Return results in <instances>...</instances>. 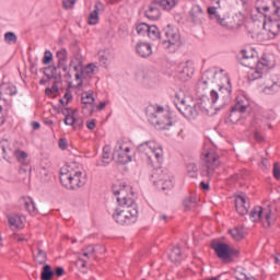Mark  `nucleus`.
Returning <instances> with one entry per match:
<instances>
[{
  "label": "nucleus",
  "mask_w": 280,
  "mask_h": 280,
  "mask_svg": "<svg viewBox=\"0 0 280 280\" xmlns=\"http://www.w3.org/2000/svg\"><path fill=\"white\" fill-rule=\"evenodd\" d=\"M112 191L116 196L118 208L113 213V219L121 226H130L139 220V207L135 201V192L126 183L113 184Z\"/></svg>",
  "instance_id": "1"
},
{
  "label": "nucleus",
  "mask_w": 280,
  "mask_h": 280,
  "mask_svg": "<svg viewBox=\"0 0 280 280\" xmlns=\"http://www.w3.org/2000/svg\"><path fill=\"white\" fill-rule=\"evenodd\" d=\"M60 183L66 189H80L86 185V171L78 162H69L60 170Z\"/></svg>",
  "instance_id": "2"
},
{
  "label": "nucleus",
  "mask_w": 280,
  "mask_h": 280,
  "mask_svg": "<svg viewBox=\"0 0 280 280\" xmlns=\"http://www.w3.org/2000/svg\"><path fill=\"white\" fill-rule=\"evenodd\" d=\"M147 117H149L150 124L156 128V130H170L174 126L172 121V114L165 112L162 106H148L145 109Z\"/></svg>",
  "instance_id": "3"
},
{
  "label": "nucleus",
  "mask_w": 280,
  "mask_h": 280,
  "mask_svg": "<svg viewBox=\"0 0 280 280\" xmlns=\"http://www.w3.org/2000/svg\"><path fill=\"white\" fill-rule=\"evenodd\" d=\"M163 34L166 39L162 42V47L167 51V54H176L183 45H185V42H183V38H180V33L178 32V28L175 26H172L171 24L166 25L163 28Z\"/></svg>",
  "instance_id": "4"
},
{
  "label": "nucleus",
  "mask_w": 280,
  "mask_h": 280,
  "mask_svg": "<svg viewBox=\"0 0 280 280\" xmlns=\"http://www.w3.org/2000/svg\"><path fill=\"white\" fill-rule=\"evenodd\" d=\"M220 167V155L214 151H206L202 154V167H201V176H206L207 178H213V174H215V170Z\"/></svg>",
  "instance_id": "5"
},
{
  "label": "nucleus",
  "mask_w": 280,
  "mask_h": 280,
  "mask_svg": "<svg viewBox=\"0 0 280 280\" xmlns=\"http://www.w3.org/2000/svg\"><path fill=\"white\" fill-rule=\"evenodd\" d=\"M249 219L252 220V222H259V220H261L262 226L265 229H270V225L272 224V222H275V218L272 217V210L270 209V207H254L249 212Z\"/></svg>",
  "instance_id": "6"
},
{
  "label": "nucleus",
  "mask_w": 280,
  "mask_h": 280,
  "mask_svg": "<svg viewBox=\"0 0 280 280\" xmlns=\"http://www.w3.org/2000/svg\"><path fill=\"white\" fill-rule=\"evenodd\" d=\"M151 182L153 185H156L158 189H162V191L174 188V177L161 168L153 171Z\"/></svg>",
  "instance_id": "7"
},
{
  "label": "nucleus",
  "mask_w": 280,
  "mask_h": 280,
  "mask_svg": "<svg viewBox=\"0 0 280 280\" xmlns=\"http://www.w3.org/2000/svg\"><path fill=\"white\" fill-rule=\"evenodd\" d=\"M238 61L241 65H243V67H248V69H255V67H258V69L261 67H268V62H262L259 60L257 51H255L253 48H249L248 50H241V57H238Z\"/></svg>",
  "instance_id": "8"
},
{
  "label": "nucleus",
  "mask_w": 280,
  "mask_h": 280,
  "mask_svg": "<svg viewBox=\"0 0 280 280\" xmlns=\"http://www.w3.org/2000/svg\"><path fill=\"white\" fill-rule=\"evenodd\" d=\"M139 151L145 152L148 161L152 166H154V161H152L153 159H155L158 163H163V149L161 147H156L153 141L142 142L139 145Z\"/></svg>",
  "instance_id": "9"
},
{
  "label": "nucleus",
  "mask_w": 280,
  "mask_h": 280,
  "mask_svg": "<svg viewBox=\"0 0 280 280\" xmlns=\"http://www.w3.org/2000/svg\"><path fill=\"white\" fill-rule=\"evenodd\" d=\"M208 14L211 19H215L217 23H219V25L222 27H226L228 30H237V27H240V23L235 22V18L220 14L215 7H209Z\"/></svg>",
  "instance_id": "10"
},
{
  "label": "nucleus",
  "mask_w": 280,
  "mask_h": 280,
  "mask_svg": "<svg viewBox=\"0 0 280 280\" xmlns=\"http://www.w3.org/2000/svg\"><path fill=\"white\" fill-rule=\"evenodd\" d=\"M233 93V88L231 86V80H228V86L221 85L219 92L212 90L210 92L211 103L215 104L218 100H223V105L229 104L231 102V95Z\"/></svg>",
  "instance_id": "11"
},
{
  "label": "nucleus",
  "mask_w": 280,
  "mask_h": 280,
  "mask_svg": "<svg viewBox=\"0 0 280 280\" xmlns=\"http://www.w3.org/2000/svg\"><path fill=\"white\" fill-rule=\"evenodd\" d=\"M279 2L272 0V14H265L266 21L270 23V32L273 36H277L280 33V8Z\"/></svg>",
  "instance_id": "12"
},
{
  "label": "nucleus",
  "mask_w": 280,
  "mask_h": 280,
  "mask_svg": "<svg viewBox=\"0 0 280 280\" xmlns=\"http://www.w3.org/2000/svg\"><path fill=\"white\" fill-rule=\"evenodd\" d=\"M12 145H14V142H11L9 144H2V152H3V159H5V154H8L9 152H13V156L16 159L18 163H20V165H24L27 166L30 165V155L27 154V152L21 150V149H12Z\"/></svg>",
  "instance_id": "13"
},
{
  "label": "nucleus",
  "mask_w": 280,
  "mask_h": 280,
  "mask_svg": "<svg viewBox=\"0 0 280 280\" xmlns=\"http://www.w3.org/2000/svg\"><path fill=\"white\" fill-rule=\"evenodd\" d=\"M175 97L177 100V102H175L177 110H179L186 117V119H196L198 116L196 105H187L185 98H180L178 94H176Z\"/></svg>",
  "instance_id": "14"
},
{
  "label": "nucleus",
  "mask_w": 280,
  "mask_h": 280,
  "mask_svg": "<svg viewBox=\"0 0 280 280\" xmlns=\"http://www.w3.org/2000/svg\"><path fill=\"white\" fill-rule=\"evenodd\" d=\"M212 248L219 259H229L232 255H235V250L231 249L226 243H215Z\"/></svg>",
  "instance_id": "15"
},
{
  "label": "nucleus",
  "mask_w": 280,
  "mask_h": 280,
  "mask_svg": "<svg viewBox=\"0 0 280 280\" xmlns=\"http://www.w3.org/2000/svg\"><path fill=\"white\" fill-rule=\"evenodd\" d=\"M190 23L194 25H202L205 21V11H202V7L195 4L189 11Z\"/></svg>",
  "instance_id": "16"
},
{
  "label": "nucleus",
  "mask_w": 280,
  "mask_h": 280,
  "mask_svg": "<svg viewBox=\"0 0 280 280\" xmlns=\"http://www.w3.org/2000/svg\"><path fill=\"white\" fill-rule=\"evenodd\" d=\"M236 211L240 215H246L250 209V201L245 196H237L235 199Z\"/></svg>",
  "instance_id": "17"
},
{
  "label": "nucleus",
  "mask_w": 280,
  "mask_h": 280,
  "mask_svg": "<svg viewBox=\"0 0 280 280\" xmlns=\"http://www.w3.org/2000/svg\"><path fill=\"white\" fill-rule=\"evenodd\" d=\"M95 73V65L94 63H89L88 66H82L81 72H77L74 74L75 80H79L80 82L77 85V89H80L82 86L83 81L82 78H86V75H93Z\"/></svg>",
  "instance_id": "18"
},
{
  "label": "nucleus",
  "mask_w": 280,
  "mask_h": 280,
  "mask_svg": "<svg viewBox=\"0 0 280 280\" xmlns=\"http://www.w3.org/2000/svg\"><path fill=\"white\" fill-rule=\"evenodd\" d=\"M215 73L217 72H212V71L203 72L201 80L198 81L197 83L198 91H205V89H207V86H209V84H211V82L215 80Z\"/></svg>",
  "instance_id": "19"
},
{
  "label": "nucleus",
  "mask_w": 280,
  "mask_h": 280,
  "mask_svg": "<svg viewBox=\"0 0 280 280\" xmlns=\"http://www.w3.org/2000/svg\"><path fill=\"white\" fill-rule=\"evenodd\" d=\"M136 54H138L140 58H150V56H152V45L143 42L138 43L136 45Z\"/></svg>",
  "instance_id": "20"
},
{
  "label": "nucleus",
  "mask_w": 280,
  "mask_h": 280,
  "mask_svg": "<svg viewBox=\"0 0 280 280\" xmlns=\"http://www.w3.org/2000/svg\"><path fill=\"white\" fill-rule=\"evenodd\" d=\"M189 61L182 62L177 67V73L179 74L180 80H189L194 75V69L189 68Z\"/></svg>",
  "instance_id": "21"
},
{
  "label": "nucleus",
  "mask_w": 280,
  "mask_h": 280,
  "mask_svg": "<svg viewBox=\"0 0 280 280\" xmlns=\"http://www.w3.org/2000/svg\"><path fill=\"white\" fill-rule=\"evenodd\" d=\"M93 102H95V97H93V92H83L81 96V104H83V110H86L89 106L90 108V115H93L95 113V109L93 108Z\"/></svg>",
  "instance_id": "22"
},
{
  "label": "nucleus",
  "mask_w": 280,
  "mask_h": 280,
  "mask_svg": "<svg viewBox=\"0 0 280 280\" xmlns=\"http://www.w3.org/2000/svg\"><path fill=\"white\" fill-rule=\"evenodd\" d=\"M152 5H159L162 10H172L178 5V0H152Z\"/></svg>",
  "instance_id": "23"
},
{
  "label": "nucleus",
  "mask_w": 280,
  "mask_h": 280,
  "mask_svg": "<svg viewBox=\"0 0 280 280\" xmlns=\"http://www.w3.org/2000/svg\"><path fill=\"white\" fill-rule=\"evenodd\" d=\"M113 159H117V162L120 165H126V163H130L132 161V156H130V151H120L118 153H113Z\"/></svg>",
  "instance_id": "24"
},
{
  "label": "nucleus",
  "mask_w": 280,
  "mask_h": 280,
  "mask_svg": "<svg viewBox=\"0 0 280 280\" xmlns=\"http://www.w3.org/2000/svg\"><path fill=\"white\" fill-rule=\"evenodd\" d=\"M8 221L11 229H23V218L19 214L8 215Z\"/></svg>",
  "instance_id": "25"
},
{
  "label": "nucleus",
  "mask_w": 280,
  "mask_h": 280,
  "mask_svg": "<svg viewBox=\"0 0 280 280\" xmlns=\"http://www.w3.org/2000/svg\"><path fill=\"white\" fill-rule=\"evenodd\" d=\"M253 69H255V71L248 72L247 74L248 82H255V80H261V78H264V69H266V67L260 66V68L255 67Z\"/></svg>",
  "instance_id": "26"
},
{
  "label": "nucleus",
  "mask_w": 280,
  "mask_h": 280,
  "mask_svg": "<svg viewBox=\"0 0 280 280\" xmlns=\"http://www.w3.org/2000/svg\"><path fill=\"white\" fill-rule=\"evenodd\" d=\"M168 259L173 264H180V261H183V252L180 250V247L178 246L173 247L168 255Z\"/></svg>",
  "instance_id": "27"
},
{
  "label": "nucleus",
  "mask_w": 280,
  "mask_h": 280,
  "mask_svg": "<svg viewBox=\"0 0 280 280\" xmlns=\"http://www.w3.org/2000/svg\"><path fill=\"white\" fill-rule=\"evenodd\" d=\"M229 233L235 240V242H240L241 240H244V237L246 236V232L242 226H235L231 229Z\"/></svg>",
  "instance_id": "28"
},
{
  "label": "nucleus",
  "mask_w": 280,
  "mask_h": 280,
  "mask_svg": "<svg viewBox=\"0 0 280 280\" xmlns=\"http://www.w3.org/2000/svg\"><path fill=\"white\" fill-rule=\"evenodd\" d=\"M45 71L50 69V74H47V72H44V75H46L47 80H59L62 78V74L58 73V66H48L44 68Z\"/></svg>",
  "instance_id": "29"
},
{
  "label": "nucleus",
  "mask_w": 280,
  "mask_h": 280,
  "mask_svg": "<svg viewBox=\"0 0 280 280\" xmlns=\"http://www.w3.org/2000/svg\"><path fill=\"white\" fill-rule=\"evenodd\" d=\"M234 277L236 280H256L255 277L246 273V269L242 267L235 269Z\"/></svg>",
  "instance_id": "30"
},
{
  "label": "nucleus",
  "mask_w": 280,
  "mask_h": 280,
  "mask_svg": "<svg viewBox=\"0 0 280 280\" xmlns=\"http://www.w3.org/2000/svg\"><path fill=\"white\" fill-rule=\"evenodd\" d=\"M159 4H152L151 1V5L149 7V10L144 12V16H147V19H150L151 21H156V19H159Z\"/></svg>",
  "instance_id": "31"
},
{
  "label": "nucleus",
  "mask_w": 280,
  "mask_h": 280,
  "mask_svg": "<svg viewBox=\"0 0 280 280\" xmlns=\"http://www.w3.org/2000/svg\"><path fill=\"white\" fill-rule=\"evenodd\" d=\"M34 259L36 264H39L40 266H43L44 264L47 262V253H45V250L40 248H36L34 250Z\"/></svg>",
  "instance_id": "32"
},
{
  "label": "nucleus",
  "mask_w": 280,
  "mask_h": 280,
  "mask_svg": "<svg viewBox=\"0 0 280 280\" xmlns=\"http://www.w3.org/2000/svg\"><path fill=\"white\" fill-rule=\"evenodd\" d=\"M183 205L186 211H191V209H196V206L198 205V199H196L195 196H189L184 199Z\"/></svg>",
  "instance_id": "33"
},
{
  "label": "nucleus",
  "mask_w": 280,
  "mask_h": 280,
  "mask_svg": "<svg viewBox=\"0 0 280 280\" xmlns=\"http://www.w3.org/2000/svg\"><path fill=\"white\" fill-rule=\"evenodd\" d=\"M148 36L151 40H159L161 38V31H159L156 25H149Z\"/></svg>",
  "instance_id": "34"
},
{
  "label": "nucleus",
  "mask_w": 280,
  "mask_h": 280,
  "mask_svg": "<svg viewBox=\"0 0 280 280\" xmlns=\"http://www.w3.org/2000/svg\"><path fill=\"white\" fill-rule=\"evenodd\" d=\"M100 21V9L97 8V4H95V10L90 13L89 16V25H97Z\"/></svg>",
  "instance_id": "35"
},
{
  "label": "nucleus",
  "mask_w": 280,
  "mask_h": 280,
  "mask_svg": "<svg viewBox=\"0 0 280 280\" xmlns=\"http://www.w3.org/2000/svg\"><path fill=\"white\" fill-rule=\"evenodd\" d=\"M40 279L42 280H51V279H54V270H51V266L45 265L43 267Z\"/></svg>",
  "instance_id": "36"
},
{
  "label": "nucleus",
  "mask_w": 280,
  "mask_h": 280,
  "mask_svg": "<svg viewBox=\"0 0 280 280\" xmlns=\"http://www.w3.org/2000/svg\"><path fill=\"white\" fill-rule=\"evenodd\" d=\"M119 152H130V145H128V142H116L113 153L117 154Z\"/></svg>",
  "instance_id": "37"
},
{
  "label": "nucleus",
  "mask_w": 280,
  "mask_h": 280,
  "mask_svg": "<svg viewBox=\"0 0 280 280\" xmlns=\"http://www.w3.org/2000/svg\"><path fill=\"white\" fill-rule=\"evenodd\" d=\"M150 30V25L148 23H140L136 26L137 34L139 36H148Z\"/></svg>",
  "instance_id": "38"
},
{
  "label": "nucleus",
  "mask_w": 280,
  "mask_h": 280,
  "mask_svg": "<svg viewBox=\"0 0 280 280\" xmlns=\"http://www.w3.org/2000/svg\"><path fill=\"white\" fill-rule=\"evenodd\" d=\"M24 205L28 213H36V203H34V199L31 197L24 198Z\"/></svg>",
  "instance_id": "39"
},
{
  "label": "nucleus",
  "mask_w": 280,
  "mask_h": 280,
  "mask_svg": "<svg viewBox=\"0 0 280 280\" xmlns=\"http://www.w3.org/2000/svg\"><path fill=\"white\" fill-rule=\"evenodd\" d=\"M248 105H244V101H237V103L231 107V113H246Z\"/></svg>",
  "instance_id": "40"
},
{
  "label": "nucleus",
  "mask_w": 280,
  "mask_h": 280,
  "mask_svg": "<svg viewBox=\"0 0 280 280\" xmlns=\"http://www.w3.org/2000/svg\"><path fill=\"white\" fill-rule=\"evenodd\" d=\"M187 174L190 178H196L198 176V166L194 163H188L186 165Z\"/></svg>",
  "instance_id": "41"
},
{
  "label": "nucleus",
  "mask_w": 280,
  "mask_h": 280,
  "mask_svg": "<svg viewBox=\"0 0 280 280\" xmlns=\"http://www.w3.org/2000/svg\"><path fill=\"white\" fill-rule=\"evenodd\" d=\"M4 40L8 43V45H16V40H19V38L14 32H7L4 34Z\"/></svg>",
  "instance_id": "42"
},
{
  "label": "nucleus",
  "mask_w": 280,
  "mask_h": 280,
  "mask_svg": "<svg viewBox=\"0 0 280 280\" xmlns=\"http://www.w3.org/2000/svg\"><path fill=\"white\" fill-rule=\"evenodd\" d=\"M112 162H113V159H104V155H102V159L97 160L95 162V166L96 167H108Z\"/></svg>",
  "instance_id": "43"
},
{
  "label": "nucleus",
  "mask_w": 280,
  "mask_h": 280,
  "mask_svg": "<svg viewBox=\"0 0 280 280\" xmlns=\"http://www.w3.org/2000/svg\"><path fill=\"white\" fill-rule=\"evenodd\" d=\"M51 60H54V54L50 50H46L42 59L43 65H50Z\"/></svg>",
  "instance_id": "44"
},
{
  "label": "nucleus",
  "mask_w": 280,
  "mask_h": 280,
  "mask_svg": "<svg viewBox=\"0 0 280 280\" xmlns=\"http://www.w3.org/2000/svg\"><path fill=\"white\" fill-rule=\"evenodd\" d=\"M112 148H110V144H106L104 148H103V159H112L114 160L115 158H113V153H112Z\"/></svg>",
  "instance_id": "45"
},
{
  "label": "nucleus",
  "mask_w": 280,
  "mask_h": 280,
  "mask_svg": "<svg viewBox=\"0 0 280 280\" xmlns=\"http://www.w3.org/2000/svg\"><path fill=\"white\" fill-rule=\"evenodd\" d=\"M56 58H58V61L68 60L69 54L62 48L56 52Z\"/></svg>",
  "instance_id": "46"
},
{
  "label": "nucleus",
  "mask_w": 280,
  "mask_h": 280,
  "mask_svg": "<svg viewBox=\"0 0 280 280\" xmlns=\"http://www.w3.org/2000/svg\"><path fill=\"white\" fill-rule=\"evenodd\" d=\"M75 114H70V116L65 117L66 126H73V124H78V118L74 116Z\"/></svg>",
  "instance_id": "47"
},
{
  "label": "nucleus",
  "mask_w": 280,
  "mask_h": 280,
  "mask_svg": "<svg viewBox=\"0 0 280 280\" xmlns=\"http://www.w3.org/2000/svg\"><path fill=\"white\" fill-rule=\"evenodd\" d=\"M75 60H77V65L73 66V71H75V73H82V60L75 56Z\"/></svg>",
  "instance_id": "48"
},
{
  "label": "nucleus",
  "mask_w": 280,
  "mask_h": 280,
  "mask_svg": "<svg viewBox=\"0 0 280 280\" xmlns=\"http://www.w3.org/2000/svg\"><path fill=\"white\" fill-rule=\"evenodd\" d=\"M63 98L66 100V106H69V102L73 100V94H71V90L69 88L66 90Z\"/></svg>",
  "instance_id": "49"
},
{
  "label": "nucleus",
  "mask_w": 280,
  "mask_h": 280,
  "mask_svg": "<svg viewBox=\"0 0 280 280\" xmlns=\"http://www.w3.org/2000/svg\"><path fill=\"white\" fill-rule=\"evenodd\" d=\"M62 5L66 10H71L75 5V0H62Z\"/></svg>",
  "instance_id": "50"
},
{
  "label": "nucleus",
  "mask_w": 280,
  "mask_h": 280,
  "mask_svg": "<svg viewBox=\"0 0 280 280\" xmlns=\"http://www.w3.org/2000/svg\"><path fill=\"white\" fill-rule=\"evenodd\" d=\"M273 178H276V180L280 179V167L278 163L273 164Z\"/></svg>",
  "instance_id": "51"
},
{
  "label": "nucleus",
  "mask_w": 280,
  "mask_h": 280,
  "mask_svg": "<svg viewBox=\"0 0 280 280\" xmlns=\"http://www.w3.org/2000/svg\"><path fill=\"white\" fill-rule=\"evenodd\" d=\"M61 113L65 117H69L70 115H75V110L71 109V107L61 108Z\"/></svg>",
  "instance_id": "52"
},
{
  "label": "nucleus",
  "mask_w": 280,
  "mask_h": 280,
  "mask_svg": "<svg viewBox=\"0 0 280 280\" xmlns=\"http://www.w3.org/2000/svg\"><path fill=\"white\" fill-rule=\"evenodd\" d=\"M62 72L66 73L65 78H67V80H71V78H73V75H71V72L69 71V67L66 65L62 68Z\"/></svg>",
  "instance_id": "53"
},
{
  "label": "nucleus",
  "mask_w": 280,
  "mask_h": 280,
  "mask_svg": "<svg viewBox=\"0 0 280 280\" xmlns=\"http://www.w3.org/2000/svg\"><path fill=\"white\" fill-rule=\"evenodd\" d=\"M95 126H96V120L95 119L86 121V128H89V130H95Z\"/></svg>",
  "instance_id": "54"
},
{
  "label": "nucleus",
  "mask_w": 280,
  "mask_h": 280,
  "mask_svg": "<svg viewBox=\"0 0 280 280\" xmlns=\"http://www.w3.org/2000/svg\"><path fill=\"white\" fill-rule=\"evenodd\" d=\"M54 275H56L57 277H62V276L65 275V268H62V267H57V268L55 269Z\"/></svg>",
  "instance_id": "55"
},
{
  "label": "nucleus",
  "mask_w": 280,
  "mask_h": 280,
  "mask_svg": "<svg viewBox=\"0 0 280 280\" xmlns=\"http://www.w3.org/2000/svg\"><path fill=\"white\" fill-rule=\"evenodd\" d=\"M5 124V117H3V106L0 105V126Z\"/></svg>",
  "instance_id": "56"
},
{
  "label": "nucleus",
  "mask_w": 280,
  "mask_h": 280,
  "mask_svg": "<svg viewBox=\"0 0 280 280\" xmlns=\"http://www.w3.org/2000/svg\"><path fill=\"white\" fill-rule=\"evenodd\" d=\"M7 93H8L9 95H16V86H9V88L7 89Z\"/></svg>",
  "instance_id": "57"
},
{
  "label": "nucleus",
  "mask_w": 280,
  "mask_h": 280,
  "mask_svg": "<svg viewBox=\"0 0 280 280\" xmlns=\"http://www.w3.org/2000/svg\"><path fill=\"white\" fill-rule=\"evenodd\" d=\"M60 150H67L69 148V142L67 141H59Z\"/></svg>",
  "instance_id": "58"
},
{
  "label": "nucleus",
  "mask_w": 280,
  "mask_h": 280,
  "mask_svg": "<svg viewBox=\"0 0 280 280\" xmlns=\"http://www.w3.org/2000/svg\"><path fill=\"white\" fill-rule=\"evenodd\" d=\"M254 139L256 141H264V136L261 133H259V131H255Z\"/></svg>",
  "instance_id": "59"
},
{
  "label": "nucleus",
  "mask_w": 280,
  "mask_h": 280,
  "mask_svg": "<svg viewBox=\"0 0 280 280\" xmlns=\"http://www.w3.org/2000/svg\"><path fill=\"white\" fill-rule=\"evenodd\" d=\"M95 254V248H91V252H83V257H93Z\"/></svg>",
  "instance_id": "60"
},
{
  "label": "nucleus",
  "mask_w": 280,
  "mask_h": 280,
  "mask_svg": "<svg viewBox=\"0 0 280 280\" xmlns=\"http://www.w3.org/2000/svg\"><path fill=\"white\" fill-rule=\"evenodd\" d=\"M200 187H201V189H203V191H209L210 186L208 183L201 182Z\"/></svg>",
  "instance_id": "61"
},
{
  "label": "nucleus",
  "mask_w": 280,
  "mask_h": 280,
  "mask_svg": "<svg viewBox=\"0 0 280 280\" xmlns=\"http://www.w3.org/2000/svg\"><path fill=\"white\" fill-rule=\"evenodd\" d=\"M32 127H33V130H40V122H38V121H33V122H32Z\"/></svg>",
  "instance_id": "62"
},
{
  "label": "nucleus",
  "mask_w": 280,
  "mask_h": 280,
  "mask_svg": "<svg viewBox=\"0 0 280 280\" xmlns=\"http://www.w3.org/2000/svg\"><path fill=\"white\" fill-rule=\"evenodd\" d=\"M67 66V60H61L57 62V68L62 69Z\"/></svg>",
  "instance_id": "63"
},
{
  "label": "nucleus",
  "mask_w": 280,
  "mask_h": 280,
  "mask_svg": "<svg viewBox=\"0 0 280 280\" xmlns=\"http://www.w3.org/2000/svg\"><path fill=\"white\" fill-rule=\"evenodd\" d=\"M104 108H106V102H101L96 107L97 110H104Z\"/></svg>",
  "instance_id": "64"
}]
</instances>
